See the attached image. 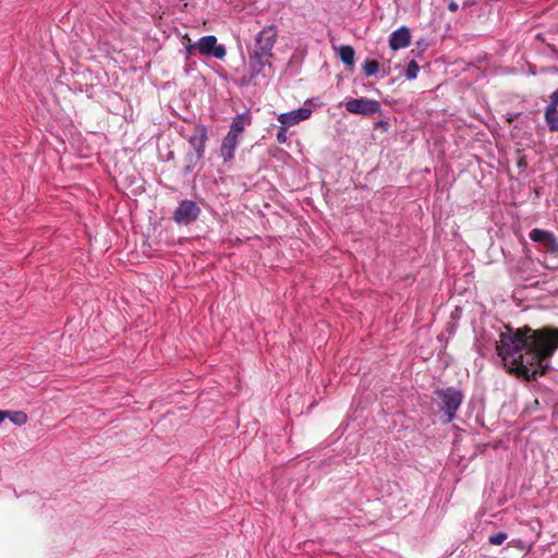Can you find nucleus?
<instances>
[{"label": "nucleus", "mask_w": 558, "mask_h": 558, "mask_svg": "<svg viewBox=\"0 0 558 558\" xmlns=\"http://www.w3.org/2000/svg\"><path fill=\"white\" fill-rule=\"evenodd\" d=\"M345 109L353 114L372 116L380 111V104L375 99L353 98L345 101Z\"/></svg>", "instance_id": "5"}, {"label": "nucleus", "mask_w": 558, "mask_h": 558, "mask_svg": "<svg viewBox=\"0 0 558 558\" xmlns=\"http://www.w3.org/2000/svg\"><path fill=\"white\" fill-rule=\"evenodd\" d=\"M287 128L288 126H284V125L281 124V128H280L279 132L277 133L276 137H277L278 143H280V144L286 143L287 140H288V137H287Z\"/></svg>", "instance_id": "20"}, {"label": "nucleus", "mask_w": 558, "mask_h": 558, "mask_svg": "<svg viewBox=\"0 0 558 558\" xmlns=\"http://www.w3.org/2000/svg\"><path fill=\"white\" fill-rule=\"evenodd\" d=\"M530 239L533 242L542 244L550 253H556L558 251V242L555 235L549 231L535 228L531 230Z\"/></svg>", "instance_id": "8"}, {"label": "nucleus", "mask_w": 558, "mask_h": 558, "mask_svg": "<svg viewBox=\"0 0 558 558\" xmlns=\"http://www.w3.org/2000/svg\"><path fill=\"white\" fill-rule=\"evenodd\" d=\"M338 56L347 65H353L355 51L351 46L343 45L338 48Z\"/></svg>", "instance_id": "14"}, {"label": "nucleus", "mask_w": 558, "mask_h": 558, "mask_svg": "<svg viewBox=\"0 0 558 558\" xmlns=\"http://www.w3.org/2000/svg\"><path fill=\"white\" fill-rule=\"evenodd\" d=\"M201 214L199 206L190 199L182 201L173 213V220L179 225H190Z\"/></svg>", "instance_id": "6"}, {"label": "nucleus", "mask_w": 558, "mask_h": 558, "mask_svg": "<svg viewBox=\"0 0 558 558\" xmlns=\"http://www.w3.org/2000/svg\"><path fill=\"white\" fill-rule=\"evenodd\" d=\"M191 48H197L201 54L214 57L218 60H222L227 53L225 46L218 45L217 38L214 35L201 37Z\"/></svg>", "instance_id": "4"}, {"label": "nucleus", "mask_w": 558, "mask_h": 558, "mask_svg": "<svg viewBox=\"0 0 558 558\" xmlns=\"http://www.w3.org/2000/svg\"><path fill=\"white\" fill-rule=\"evenodd\" d=\"M411 35L408 27L402 26L393 31L389 37V46L392 50H399L410 45Z\"/></svg>", "instance_id": "11"}, {"label": "nucleus", "mask_w": 558, "mask_h": 558, "mask_svg": "<svg viewBox=\"0 0 558 558\" xmlns=\"http://www.w3.org/2000/svg\"><path fill=\"white\" fill-rule=\"evenodd\" d=\"M10 418L16 425H23L27 422V415L24 412H14Z\"/></svg>", "instance_id": "18"}, {"label": "nucleus", "mask_w": 558, "mask_h": 558, "mask_svg": "<svg viewBox=\"0 0 558 558\" xmlns=\"http://www.w3.org/2000/svg\"><path fill=\"white\" fill-rule=\"evenodd\" d=\"M239 140L240 136L229 132L223 137L220 146V156L222 157L225 162H229L234 158V153L239 145Z\"/></svg>", "instance_id": "10"}, {"label": "nucleus", "mask_w": 558, "mask_h": 558, "mask_svg": "<svg viewBox=\"0 0 558 558\" xmlns=\"http://www.w3.org/2000/svg\"><path fill=\"white\" fill-rule=\"evenodd\" d=\"M448 9H449L451 12H456V11L459 9V5H458V3H457V2L451 1V2H449V4H448Z\"/></svg>", "instance_id": "22"}, {"label": "nucleus", "mask_w": 558, "mask_h": 558, "mask_svg": "<svg viewBox=\"0 0 558 558\" xmlns=\"http://www.w3.org/2000/svg\"><path fill=\"white\" fill-rule=\"evenodd\" d=\"M558 349V329H543L530 335L505 327L499 332L496 350L505 367L526 379L544 374L548 359Z\"/></svg>", "instance_id": "1"}, {"label": "nucleus", "mask_w": 558, "mask_h": 558, "mask_svg": "<svg viewBox=\"0 0 558 558\" xmlns=\"http://www.w3.org/2000/svg\"><path fill=\"white\" fill-rule=\"evenodd\" d=\"M251 124V117L248 113L236 114L230 125L229 133L241 136L244 129Z\"/></svg>", "instance_id": "13"}, {"label": "nucleus", "mask_w": 558, "mask_h": 558, "mask_svg": "<svg viewBox=\"0 0 558 558\" xmlns=\"http://www.w3.org/2000/svg\"><path fill=\"white\" fill-rule=\"evenodd\" d=\"M266 65H270L269 59L253 52L250 56L247 73L241 80L242 84H255V80L263 73Z\"/></svg>", "instance_id": "7"}, {"label": "nucleus", "mask_w": 558, "mask_h": 558, "mask_svg": "<svg viewBox=\"0 0 558 558\" xmlns=\"http://www.w3.org/2000/svg\"><path fill=\"white\" fill-rule=\"evenodd\" d=\"M420 72V66L418 64L412 60L409 64H408V68H407V72H405V75L409 80H414L417 77V74Z\"/></svg>", "instance_id": "17"}, {"label": "nucleus", "mask_w": 558, "mask_h": 558, "mask_svg": "<svg viewBox=\"0 0 558 558\" xmlns=\"http://www.w3.org/2000/svg\"><path fill=\"white\" fill-rule=\"evenodd\" d=\"M207 141V130L205 126L198 129V133L190 137V144L195 149L197 157H202Z\"/></svg>", "instance_id": "12"}, {"label": "nucleus", "mask_w": 558, "mask_h": 558, "mask_svg": "<svg viewBox=\"0 0 558 558\" xmlns=\"http://www.w3.org/2000/svg\"><path fill=\"white\" fill-rule=\"evenodd\" d=\"M277 39V29L275 26H267L255 36L254 53L270 59L272 57V48Z\"/></svg>", "instance_id": "3"}, {"label": "nucleus", "mask_w": 558, "mask_h": 558, "mask_svg": "<svg viewBox=\"0 0 558 558\" xmlns=\"http://www.w3.org/2000/svg\"><path fill=\"white\" fill-rule=\"evenodd\" d=\"M549 108H555L557 109L558 108V89H556L551 95H550V101L548 104Z\"/></svg>", "instance_id": "21"}, {"label": "nucleus", "mask_w": 558, "mask_h": 558, "mask_svg": "<svg viewBox=\"0 0 558 558\" xmlns=\"http://www.w3.org/2000/svg\"><path fill=\"white\" fill-rule=\"evenodd\" d=\"M191 46H192V45H189V46L186 47V52H187V53H192V52H193V50H197V48H191Z\"/></svg>", "instance_id": "24"}, {"label": "nucleus", "mask_w": 558, "mask_h": 558, "mask_svg": "<svg viewBox=\"0 0 558 558\" xmlns=\"http://www.w3.org/2000/svg\"><path fill=\"white\" fill-rule=\"evenodd\" d=\"M506 539L507 534L505 532H499L489 536V543L493 545H501Z\"/></svg>", "instance_id": "19"}, {"label": "nucleus", "mask_w": 558, "mask_h": 558, "mask_svg": "<svg viewBox=\"0 0 558 558\" xmlns=\"http://www.w3.org/2000/svg\"><path fill=\"white\" fill-rule=\"evenodd\" d=\"M362 68L366 76H374L379 70V64L375 60L367 59L364 61Z\"/></svg>", "instance_id": "16"}, {"label": "nucleus", "mask_w": 558, "mask_h": 558, "mask_svg": "<svg viewBox=\"0 0 558 558\" xmlns=\"http://www.w3.org/2000/svg\"><path fill=\"white\" fill-rule=\"evenodd\" d=\"M9 415H10V414H9V412H7V411H1V410H0V423H2V422H3V420H4L7 416H9Z\"/></svg>", "instance_id": "23"}, {"label": "nucleus", "mask_w": 558, "mask_h": 558, "mask_svg": "<svg viewBox=\"0 0 558 558\" xmlns=\"http://www.w3.org/2000/svg\"><path fill=\"white\" fill-rule=\"evenodd\" d=\"M545 121L551 132L558 131V109L546 107Z\"/></svg>", "instance_id": "15"}, {"label": "nucleus", "mask_w": 558, "mask_h": 558, "mask_svg": "<svg viewBox=\"0 0 558 558\" xmlns=\"http://www.w3.org/2000/svg\"><path fill=\"white\" fill-rule=\"evenodd\" d=\"M438 399L441 401L440 410L444 412V422L450 423L456 417V412L463 401V395L460 390L449 387L436 391Z\"/></svg>", "instance_id": "2"}, {"label": "nucleus", "mask_w": 558, "mask_h": 558, "mask_svg": "<svg viewBox=\"0 0 558 558\" xmlns=\"http://www.w3.org/2000/svg\"><path fill=\"white\" fill-rule=\"evenodd\" d=\"M312 114V109L302 107L289 112L280 113L278 121L284 126H292L301 121L308 119Z\"/></svg>", "instance_id": "9"}]
</instances>
